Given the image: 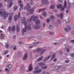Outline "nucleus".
Masks as SVG:
<instances>
[{
  "instance_id": "nucleus-12",
  "label": "nucleus",
  "mask_w": 74,
  "mask_h": 74,
  "mask_svg": "<svg viewBox=\"0 0 74 74\" xmlns=\"http://www.w3.org/2000/svg\"><path fill=\"white\" fill-rule=\"evenodd\" d=\"M21 14V13H20V12H19L18 14V16L17 15H15V17H14V20L15 21H17V19H18V17L19 18L20 17V15Z\"/></svg>"
},
{
  "instance_id": "nucleus-3",
  "label": "nucleus",
  "mask_w": 74,
  "mask_h": 74,
  "mask_svg": "<svg viewBox=\"0 0 74 74\" xmlns=\"http://www.w3.org/2000/svg\"><path fill=\"white\" fill-rule=\"evenodd\" d=\"M45 51V49L42 48H38L37 49V52H40L41 51H42V52L40 53V54H43Z\"/></svg>"
},
{
  "instance_id": "nucleus-4",
  "label": "nucleus",
  "mask_w": 74,
  "mask_h": 74,
  "mask_svg": "<svg viewBox=\"0 0 74 74\" xmlns=\"http://www.w3.org/2000/svg\"><path fill=\"white\" fill-rule=\"evenodd\" d=\"M21 22V23H24V25H26L27 24V22L26 21V19H25V17H23L22 18Z\"/></svg>"
},
{
  "instance_id": "nucleus-35",
  "label": "nucleus",
  "mask_w": 74,
  "mask_h": 74,
  "mask_svg": "<svg viewBox=\"0 0 74 74\" xmlns=\"http://www.w3.org/2000/svg\"><path fill=\"white\" fill-rule=\"evenodd\" d=\"M55 8V5H51L50 7V8L51 9H54Z\"/></svg>"
},
{
  "instance_id": "nucleus-33",
  "label": "nucleus",
  "mask_w": 74,
  "mask_h": 74,
  "mask_svg": "<svg viewBox=\"0 0 74 74\" xmlns=\"http://www.w3.org/2000/svg\"><path fill=\"white\" fill-rule=\"evenodd\" d=\"M10 46V45L9 44H6L4 46V47L8 48Z\"/></svg>"
},
{
  "instance_id": "nucleus-48",
  "label": "nucleus",
  "mask_w": 74,
  "mask_h": 74,
  "mask_svg": "<svg viewBox=\"0 0 74 74\" xmlns=\"http://www.w3.org/2000/svg\"><path fill=\"white\" fill-rule=\"evenodd\" d=\"M7 72L8 74H10V73H11V70L10 69H9L8 70V71Z\"/></svg>"
},
{
  "instance_id": "nucleus-27",
  "label": "nucleus",
  "mask_w": 74,
  "mask_h": 74,
  "mask_svg": "<svg viewBox=\"0 0 74 74\" xmlns=\"http://www.w3.org/2000/svg\"><path fill=\"white\" fill-rule=\"evenodd\" d=\"M64 6H62L61 7V10L62 11H63L64 10V8H66V7H64Z\"/></svg>"
},
{
  "instance_id": "nucleus-41",
  "label": "nucleus",
  "mask_w": 74,
  "mask_h": 74,
  "mask_svg": "<svg viewBox=\"0 0 74 74\" xmlns=\"http://www.w3.org/2000/svg\"><path fill=\"white\" fill-rule=\"evenodd\" d=\"M47 68V66H44L42 67V68L43 69H45Z\"/></svg>"
},
{
  "instance_id": "nucleus-57",
  "label": "nucleus",
  "mask_w": 74,
  "mask_h": 74,
  "mask_svg": "<svg viewBox=\"0 0 74 74\" xmlns=\"http://www.w3.org/2000/svg\"><path fill=\"white\" fill-rule=\"evenodd\" d=\"M12 1H13V0H8V3L9 2H11Z\"/></svg>"
},
{
  "instance_id": "nucleus-31",
  "label": "nucleus",
  "mask_w": 74,
  "mask_h": 74,
  "mask_svg": "<svg viewBox=\"0 0 74 74\" xmlns=\"http://www.w3.org/2000/svg\"><path fill=\"white\" fill-rule=\"evenodd\" d=\"M56 55L55 54H54L53 55L52 57L51 58V60H53L56 57Z\"/></svg>"
},
{
  "instance_id": "nucleus-5",
  "label": "nucleus",
  "mask_w": 74,
  "mask_h": 74,
  "mask_svg": "<svg viewBox=\"0 0 74 74\" xmlns=\"http://www.w3.org/2000/svg\"><path fill=\"white\" fill-rule=\"evenodd\" d=\"M42 71V70L41 69H39L38 71H34L33 72V73L34 74H39V73H40Z\"/></svg>"
},
{
  "instance_id": "nucleus-51",
  "label": "nucleus",
  "mask_w": 74,
  "mask_h": 74,
  "mask_svg": "<svg viewBox=\"0 0 74 74\" xmlns=\"http://www.w3.org/2000/svg\"><path fill=\"white\" fill-rule=\"evenodd\" d=\"M70 56H72V57H74V53H73V54H70Z\"/></svg>"
},
{
  "instance_id": "nucleus-13",
  "label": "nucleus",
  "mask_w": 74,
  "mask_h": 74,
  "mask_svg": "<svg viewBox=\"0 0 74 74\" xmlns=\"http://www.w3.org/2000/svg\"><path fill=\"white\" fill-rule=\"evenodd\" d=\"M67 27H68V28H64V30L67 32H68V31H69L71 30V27L69 26H67Z\"/></svg>"
},
{
  "instance_id": "nucleus-36",
  "label": "nucleus",
  "mask_w": 74,
  "mask_h": 74,
  "mask_svg": "<svg viewBox=\"0 0 74 74\" xmlns=\"http://www.w3.org/2000/svg\"><path fill=\"white\" fill-rule=\"evenodd\" d=\"M11 30H12V29H11V27L10 26H9L8 29V31L10 32V31H11Z\"/></svg>"
},
{
  "instance_id": "nucleus-30",
  "label": "nucleus",
  "mask_w": 74,
  "mask_h": 74,
  "mask_svg": "<svg viewBox=\"0 0 74 74\" xmlns=\"http://www.w3.org/2000/svg\"><path fill=\"white\" fill-rule=\"evenodd\" d=\"M45 10H46V9L45 8L41 9H39V11H38V13H39L40 12V11H45Z\"/></svg>"
},
{
  "instance_id": "nucleus-53",
  "label": "nucleus",
  "mask_w": 74,
  "mask_h": 74,
  "mask_svg": "<svg viewBox=\"0 0 74 74\" xmlns=\"http://www.w3.org/2000/svg\"><path fill=\"white\" fill-rule=\"evenodd\" d=\"M50 34H51V35H53V34H54V32H50L49 33Z\"/></svg>"
},
{
  "instance_id": "nucleus-43",
  "label": "nucleus",
  "mask_w": 74,
  "mask_h": 74,
  "mask_svg": "<svg viewBox=\"0 0 74 74\" xmlns=\"http://www.w3.org/2000/svg\"><path fill=\"white\" fill-rule=\"evenodd\" d=\"M21 70H23V71L25 70V68L23 66H21Z\"/></svg>"
},
{
  "instance_id": "nucleus-29",
  "label": "nucleus",
  "mask_w": 74,
  "mask_h": 74,
  "mask_svg": "<svg viewBox=\"0 0 74 74\" xmlns=\"http://www.w3.org/2000/svg\"><path fill=\"white\" fill-rule=\"evenodd\" d=\"M62 4H60L57 5V8H60L62 7Z\"/></svg>"
},
{
  "instance_id": "nucleus-2",
  "label": "nucleus",
  "mask_w": 74,
  "mask_h": 74,
  "mask_svg": "<svg viewBox=\"0 0 74 74\" xmlns=\"http://www.w3.org/2000/svg\"><path fill=\"white\" fill-rule=\"evenodd\" d=\"M38 18L37 16H35L34 15L32 16L30 18L29 20L28 21L29 22H30L31 21H32V19L33 22H35L36 20Z\"/></svg>"
},
{
  "instance_id": "nucleus-38",
  "label": "nucleus",
  "mask_w": 74,
  "mask_h": 74,
  "mask_svg": "<svg viewBox=\"0 0 74 74\" xmlns=\"http://www.w3.org/2000/svg\"><path fill=\"white\" fill-rule=\"evenodd\" d=\"M7 67H8L9 69H11L12 67V65L11 64H9L7 66Z\"/></svg>"
},
{
  "instance_id": "nucleus-11",
  "label": "nucleus",
  "mask_w": 74,
  "mask_h": 74,
  "mask_svg": "<svg viewBox=\"0 0 74 74\" xmlns=\"http://www.w3.org/2000/svg\"><path fill=\"white\" fill-rule=\"evenodd\" d=\"M35 8H36V7H34L32 9H30L29 11V13H30V14H32V13H33V12L34 11V10H35Z\"/></svg>"
},
{
  "instance_id": "nucleus-1",
  "label": "nucleus",
  "mask_w": 74,
  "mask_h": 74,
  "mask_svg": "<svg viewBox=\"0 0 74 74\" xmlns=\"http://www.w3.org/2000/svg\"><path fill=\"white\" fill-rule=\"evenodd\" d=\"M0 14L1 15H3V18H4V19H5L6 18L8 17V15H9V13H3V9H0Z\"/></svg>"
},
{
  "instance_id": "nucleus-24",
  "label": "nucleus",
  "mask_w": 74,
  "mask_h": 74,
  "mask_svg": "<svg viewBox=\"0 0 74 74\" xmlns=\"http://www.w3.org/2000/svg\"><path fill=\"white\" fill-rule=\"evenodd\" d=\"M29 6L30 5V6H32L33 5V1H30L29 3V5H28Z\"/></svg>"
},
{
  "instance_id": "nucleus-19",
  "label": "nucleus",
  "mask_w": 74,
  "mask_h": 74,
  "mask_svg": "<svg viewBox=\"0 0 74 74\" xmlns=\"http://www.w3.org/2000/svg\"><path fill=\"white\" fill-rule=\"evenodd\" d=\"M12 16H9L8 18L9 23H11L12 22Z\"/></svg>"
},
{
  "instance_id": "nucleus-32",
  "label": "nucleus",
  "mask_w": 74,
  "mask_h": 74,
  "mask_svg": "<svg viewBox=\"0 0 74 74\" xmlns=\"http://www.w3.org/2000/svg\"><path fill=\"white\" fill-rule=\"evenodd\" d=\"M60 15L61 19H62V18H63V13H60Z\"/></svg>"
},
{
  "instance_id": "nucleus-60",
  "label": "nucleus",
  "mask_w": 74,
  "mask_h": 74,
  "mask_svg": "<svg viewBox=\"0 0 74 74\" xmlns=\"http://www.w3.org/2000/svg\"><path fill=\"white\" fill-rule=\"evenodd\" d=\"M56 61H57V59L55 58L54 59V60L53 61V62H56Z\"/></svg>"
},
{
  "instance_id": "nucleus-7",
  "label": "nucleus",
  "mask_w": 74,
  "mask_h": 74,
  "mask_svg": "<svg viewBox=\"0 0 74 74\" xmlns=\"http://www.w3.org/2000/svg\"><path fill=\"white\" fill-rule=\"evenodd\" d=\"M25 29L28 30H32V27L30 25H29L27 27V24L26 25H24Z\"/></svg>"
},
{
  "instance_id": "nucleus-6",
  "label": "nucleus",
  "mask_w": 74,
  "mask_h": 74,
  "mask_svg": "<svg viewBox=\"0 0 74 74\" xmlns=\"http://www.w3.org/2000/svg\"><path fill=\"white\" fill-rule=\"evenodd\" d=\"M33 28L34 30H37L40 28V26L38 25H34L33 26Z\"/></svg>"
},
{
  "instance_id": "nucleus-63",
  "label": "nucleus",
  "mask_w": 74,
  "mask_h": 74,
  "mask_svg": "<svg viewBox=\"0 0 74 74\" xmlns=\"http://www.w3.org/2000/svg\"><path fill=\"white\" fill-rule=\"evenodd\" d=\"M40 19H43L42 17V16H40Z\"/></svg>"
},
{
  "instance_id": "nucleus-21",
  "label": "nucleus",
  "mask_w": 74,
  "mask_h": 74,
  "mask_svg": "<svg viewBox=\"0 0 74 74\" xmlns=\"http://www.w3.org/2000/svg\"><path fill=\"white\" fill-rule=\"evenodd\" d=\"M42 59H43V57L42 56L38 59L37 61V62H40V61H41V60Z\"/></svg>"
},
{
  "instance_id": "nucleus-34",
  "label": "nucleus",
  "mask_w": 74,
  "mask_h": 74,
  "mask_svg": "<svg viewBox=\"0 0 74 74\" xmlns=\"http://www.w3.org/2000/svg\"><path fill=\"white\" fill-rule=\"evenodd\" d=\"M13 9L14 11H16L17 10V6L15 5L13 8Z\"/></svg>"
},
{
  "instance_id": "nucleus-10",
  "label": "nucleus",
  "mask_w": 74,
  "mask_h": 74,
  "mask_svg": "<svg viewBox=\"0 0 74 74\" xmlns=\"http://www.w3.org/2000/svg\"><path fill=\"white\" fill-rule=\"evenodd\" d=\"M33 66H32V64H30L29 66L28 71H30L33 70Z\"/></svg>"
},
{
  "instance_id": "nucleus-64",
  "label": "nucleus",
  "mask_w": 74,
  "mask_h": 74,
  "mask_svg": "<svg viewBox=\"0 0 74 74\" xmlns=\"http://www.w3.org/2000/svg\"><path fill=\"white\" fill-rule=\"evenodd\" d=\"M71 42H74V40H72L71 41Z\"/></svg>"
},
{
  "instance_id": "nucleus-25",
  "label": "nucleus",
  "mask_w": 74,
  "mask_h": 74,
  "mask_svg": "<svg viewBox=\"0 0 74 74\" xmlns=\"http://www.w3.org/2000/svg\"><path fill=\"white\" fill-rule=\"evenodd\" d=\"M64 7H67V2L66 0H64Z\"/></svg>"
},
{
  "instance_id": "nucleus-37",
  "label": "nucleus",
  "mask_w": 74,
  "mask_h": 74,
  "mask_svg": "<svg viewBox=\"0 0 74 74\" xmlns=\"http://www.w3.org/2000/svg\"><path fill=\"white\" fill-rule=\"evenodd\" d=\"M42 15H43V16H46L47 15V13H46V12H44L42 13Z\"/></svg>"
},
{
  "instance_id": "nucleus-9",
  "label": "nucleus",
  "mask_w": 74,
  "mask_h": 74,
  "mask_svg": "<svg viewBox=\"0 0 74 74\" xmlns=\"http://www.w3.org/2000/svg\"><path fill=\"white\" fill-rule=\"evenodd\" d=\"M27 57H28V54H27V53H25L24 56L23 58V60H26V59H27Z\"/></svg>"
},
{
  "instance_id": "nucleus-39",
  "label": "nucleus",
  "mask_w": 74,
  "mask_h": 74,
  "mask_svg": "<svg viewBox=\"0 0 74 74\" xmlns=\"http://www.w3.org/2000/svg\"><path fill=\"white\" fill-rule=\"evenodd\" d=\"M59 67L60 66H56L54 68L56 69V70H58L59 69Z\"/></svg>"
},
{
  "instance_id": "nucleus-56",
  "label": "nucleus",
  "mask_w": 74,
  "mask_h": 74,
  "mask_svg": "<svg viewBox=\"0 0 74 74\" xmlns=\"http://www.w3.org/2000/svg\"><path fill=\"white\" fill-rule=\"evenodd\" d=\"M20 6L21 7H23V5L21 3V4H20Z\"/></svg>"
},
{
  "instance_id": "nucleus-8",
  "label": "nucleus",
  "mask_w": 74,
  "mask_h": 74,
  "mask_svg": "<svg viewBox=\"0 0 74 74\" xmlns=\"http://www.w3.org/2000/svg\"><path fill=\"white\" fill-rule=\"evenodd\" d=\"M42 4L46 5V4H49V1L47 0H43L42 1Z\"/></svg>"
},
{
  "instance_id": "nucleus-26",
  "label": "nucleus",
  "mask_w": 74,
  "mask_h": 74,
  "mask_svg": "<svg viewBox=\"0 0 74 74\" xmlns=\"http://www.w3.org/2000/svg\"><path fill=\"white\" fill-rule=\"evenodd\" d=\"M15 26H13L12 27V32H14V31H15Z\"/></svg>"
},
{
  "instance_id": "nucleus-18",
  "label": "nucleus",
  "mask_w": 74,
  "mask_h": 74,
  "mask_svg": "<svg viewBox=\"0 0 74 74\" xmlns=\"http://www.w3.org/2000/svg\"><path fill=\"white\" fill-rule=\"evenodd\" d=\"M40 23V20L38 19H37L36 20L35 23L36 25H38Z\"/></svg>"
},
{
  "instance_id": "nucleus-62",
  "label": "nucleus",
  "mask_w": 74,
  "mask_h": 74,
  "mask_svg": "<svg viewBox=\"0 0 74 74\" xmlns=\"http://www.w3.org/2000/svg\"><path fill=\"white\" fill-rule=\"evenodd\" d=\"M16 47L14 46V47L13 48V50H16Z\"/></svg>"
},
{
  "instance_id": "nucleus-40",
  "label": "nucleus",
  "mask_w": 74,
  "mask_h": 74,
  "mask_svg": "<svg viewBox=\"0 0 74 74\" xmlns=\"http://www.w3.org/2000/svg\"><path fill=\"white\" fill-rule=\"evenodd\" d=\"M50 18H51L52 20H54L55 19V16H51L50 17Z\"/></svg>"
},
{
  "instance_id": "nucleus-16",
  "label": "nucleus",
  "mask_w": 74,
  "mask_h": 74,
  "mask_svg": "<svg viewBox=\"0 0 74 74\" xmlns=\"http://www.w3.org/2000/svg\"><path fill=\"white\" fill-rule=\"evenodd\" d=\"M16 31L17 32H19V31H20V29L19 28V24H17L16 25Z\"/></svg>"
},
{
  "instance_id": "nucleus-50",
  "label": "nucleus",
  "mask_w": 74,
  "mask_h": 74,
  "mask_svg": "<svg viewBox=\"0 0 74 74\" xmlns=\"http://www.w3.org/2000/svg\"><path fill=\"white\" fill-rule=\"evenodd\" d=\"M52 25H50L49 27L48 28L49 29H51V28H52Z\"/></svg>"
},
{
  "instance_id": "nucleus-52",
  "label": "nucleus",
  "mask_w": 74,
  "mask_h": 74,
  "mask_svg": "<svg viewBox=\"0 0 74 74\" xmlns=\"http://www.w3.org/2000/svg\"><path fill=\"white\" fill-rule=\"evenodd\" d=\"M66 49L67 50L66 51L67 52H69V51H70V49H68V48H66Z\"/></svg>"
},
{
  "instance_id": "nucleus-54",
  "label": "nucleus",
  "mask_w": 74,
  "mask_h": 74,
  "mask_svg": "<svg viewBox=\"0 0 74 74\" xmlns=\"http://www.w3.org/2000/svg\"><path fill=\"white\" fill-rule=\"evenodd\" d=\"M51 57V55H50L48 56H47V59H49V58H50Z\"/></svg>"
},
{
  "instance_id": "nucleus-58",
  "label": "nucleus",
  "mask_w": 74,
  "mask_h": 74,
  "mask_svg": "<svg viewBox=\"0 0 74 74\" xmlns=\"http://www.w3.org/2000/svg\"><path fill=\"white\" fill-rule=\"evenodd\" d=\"M19 10L20 11H22V10H23V8H22V7H20L19 9Z\"/></svg>"
},
{
  "instance_id": "nucleus-42",
  "label": "nucleus",
  "mask_w": 74,
  "mask_h": 74,
  "mask_svg": "<svg viewBox=\"0 0 74 74\" xmlns=\"http://www.w3.org/2000/svg\"><path fill=\"white\" fill-rule=\"evenodd\" d=\"M8 50H6V51H4V55H5L8 53Z\"/></svg>"
},
{
  "instance_id": "nucleus-15",
  "label": "nucleus",
  "mask_w": 74,
  "mask_h": 74,
  "mask_svg": "<svg viewBox=\"0 0 74 74\" xmlns=\"http://www.w3.org/2000/svg\"><path fill=\"white\" fill-rule=\"evenodd\" d=\"M38 64L39 66H40L41 67V68H42V67L44 66L45 65V63H44L43 62H40Z\"/></svg>"
},
{
  "instance_id": "nucleus-45",
  "label": "nucleus",
  "mask_w": 74,
  "mask_h": 74,
  "mask_svg": "<svg viewBox=\"0 0 74 74\" xmlns=\"http://www.w3.org/2000/svg\"><path fill=\"white\" fill-rule=\"evenodd\" d=\"M54 44L55 45H58L60 44V43L56 42L55 43H54Z\"/></svg>"
},
{
  "instance_id": "nucleus-55",
  "label": "nucleus",
  "mask_w": 74,
  "mask_h": 74,
  "mask_svg": "<svg viewBox=\"0 0 74 74\" xmlns=\"http://www.w3.org/2000/svg\"><path fill=\"white\" fill-rule=\"evenodd\" d=\"M60 23V20H57V23L59 24Z\"/></svg>"
},
{
  "instance_id": "nucleus-46",
  "label": "nucleus",
  "mask_w": 74,
  "mask_h": 74,
  "mask_svg": "<svg viewBox=\"0 0 74 74\" xmlns=\"http://www.w3.org/2000/svg\"><path fill=\"white\" fill-rule=\"evenodd\" d=\"M44 62H46L47 60H48V59L47 58H44Z\"/></svg>"
},
{
  "instance_id": "nucleus-20",
  "label": "nucleus",
  "mask_w": 74,
  "mask_h": 74,
  "mask_svg": "<svg viewBox=\"0 0 74 74\" xmlns=\"http://www.w3.org/2000/svg\"><path fill=\"white\" fill-rule=\"evenodd\" d=\"M10 2H8V3H10L8 5V8H10V7H12V4H13V3H10Z\"/></svg>"
},
{
  "instance_id": "nucleus-22",
  "label": "nucleus",
  "mask_w": 74,
  "mask_h": 74,
  "mask_svg": "<svg viewBox=\"0 0 74 74\" xmlns=\"http://www.w3.org/2000/svg\"><path fill=\"white\" fill-rule=\"evenodd\" d=\"M22 35H23H23H24V33H26V29H22Z\"/></svg>"
},
{
  "instance_id": "nucleus-49",
  "label": "nucleus",
  "mask_w": 74,
  "mask_h": 74,
  "mask_svg": "<svg viewBox=\"0 0 74 74\" xmlns=\"http://www.w3.org/2000/svg\"><path fill=\"white\" fill-rule=\"evenodd\" d=\"M18 3L19 4H21L22 3V1L21 0H19L18 1Z\"/></svg>"
},
{
  "instance_id": "nucleus-61",
  "label": "nucleus",
  "mask_w": 74,
  "mask_h": 74,
  "mask_svg": "<svg viewBox=\"0 0 74 74\" xmlns=\"http://www.w3.org/2000/svg\"><path fill=\"white\" fill-rule=\"evenodd\" d=\"M66 63H69V60H67L65 61Z\"/></svg>"
},
{
  "instance_id": "nucleus-44",
  "label": "nucleus",
  "mask_w": 74,
  "mask_h": 74,
  "mask_svg": "<svg viewBox=\"0 0 74 74\" xmlns=\"http://www.w3.org/2000/svg\"><path fill=\"white\" fill-rule=\"evenodd\" d=\"M59 53L60 54H62L63 53V51L62 50H60L59 51Z\"/></svg>"
},
{
  "instance_id": "nucleus-47",
  "label": "nucleus",
  "mask_w": 74,
  "mask_h": 74,
  "mask_svg": "<svg viewBox=\"0 0 74 74\" xmlns=\"http://www.w3.org/2000/svg\"><path fill=\"white\" fill-rule=\"evenodd\" d=\"M35 69L36 70H38L39 69V68L38 66H36L35 68Z\"/></svg>"
},
{
  "instance_id": "nucleus-14",
  "label": "nucleus",
  "mask_w": 74,
  "mask_h": 74,
  "mask_svg": "<svg viewBox=\"0 0 74 74\" xmlns=\"http://www.w3.org/2000/svg\"><path fill=\"white\" fill-rule=\"evenodd\" d=\"M21 56V52L20 51H18L16 53V56L17 58H19Z\"/></svg>"
},
{
  "instance_id": "nucleus-59",
  "label": "nucleus",
  "mask_w": 74,
  "mask_h": 74,
  "mask_svg": "<svg viewBox=\"0 0 74 74\" xmlns=\"http://www.w3.org/2000/svg\"><path fill=\"white\" fill-rule=\"evenodd\" d=\"M69 10H66V13H69Z\"/></svg>"
},
{
  "instance_id": "nucleus-28",
  "label": "nucleus",
  "mask_w": 74,
  "mask_h": 74,
  "mask_svg": "<svg viewBox=\"0 0 74 74\" xmlns=\"http://www.w3.org/2000/svg\"><path fill=\"white\" fill-rule=\"evenodd\" d=\"M38 44V42H35L34 43H32L31 44L32 45H37Z\"/></svg>"
},
{
  "instance_id": "nucleus-17",
  "label": "nucleus",
  "mask_w": 74,
  "mask_h": 74,
  "mask_svg": "<svg viewBox=\"0 0 74 74\" xmlns=\"http://www.w3.org/2000/svg\"><path fill=\"white\" fill-rule=\"evenodd\" d=\"M30 6H29V4H28L24 8V9L25 10H27V9L28 10H29V8H30Z\"/></svg>"
},
{
  "instance_id": "nucleus-23",
  "label": "nucleus",
  "mask_w": 74,
  "mask_h": 74,
  "mask_svg": "<svg viewBox=\"0 0 74 74\" xmlns=\"http://www.w3.org/2000/svg\"><path fill=\"white\" fill-rule=\"evenodd\" d=\"M4 37H5V35L3 34H1L0 36V38L1 39H3L4 38Z\"/></svg>"
}]
</instances>
